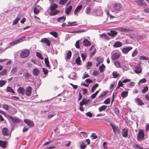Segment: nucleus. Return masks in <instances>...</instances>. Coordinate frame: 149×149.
Wrapping results in <instances>:
<instances>
[{"label":"nucleus","mask_w":149,"mask_h":149,"mask_svg":"<svg viewBox=\"0 0 149 149\" xmlns=\"http://www.w3.org/2000/svg\"><path fill=\"white\" fill-rule=\"evenodd\" d=\"M113 8L115 11L116 13L120 11L122 8V6L121 4L119 3H114L113 5Z\"/></svg>","instance_id":"1"},{"label":"nucleus","mask_w":149,"mask_h":149,"mask_svg":"<svg viewBox=\"0 0 149 149\" xmlns=\"http://www.w3.org/2000/svg\"><path fill=\"white\" fill-rule=\"evenodd\" d=\"M144 130H140L137 136V140L139 141L143 140L144 138Z\"/></svg>","instance_id":"2"},{"label":"nucleus","mask_w":149,"mask_h":149,"mask_svg":"<svg viewBox=\"0 0 149 149\" xmlns=\"http://www.w3.org/2000/svg\"><path fill=\"white\" fill-rule=\"evenodd\" d=\"M110 125L112 127L113 131L115 134H117L120 133V130L118 126H116L111 123H110Z\"/></svg>","instance_id":"3"},{"label":"nucleus","mask_w":149,"mask_h":149,"mask_svg":"<svg viewBox=\"0 0 149 149\" xmlns=\"http://www.w3.org/2000/svg\"><path fill=\"white\" fill-rule=\"evenodd\" d=\"M29 54V51L28 49L22 51L20 56L21 58H25L27 57Z\"/></svg>","instance_id":"4"},{"label":"nucleus","mask_w":149,"mask_h":149,"mask_svg":"<svg viewBox=\"0 0 149 149\" xmlns=\"http://www.w3.org/2000/svg\"><path fill=\"white\" fill-rule=\"evenodd\" d=\"M116 29L118 31H120L121 32H123L124 33L129 32L132 31V29H130L123 27L117 28Z\"/></svg>","instance_id":"5"},{"label":"nucleus","mask_w":149,"mask_h":149,"mask_svg":"<svg viewBox=\"0 0 149 149\" xmlns=\"http://www.w3.org/2000/svg\"><path fill=\"white\" fill-rule=\"evenodd\" d=\"M2 132L4 136H10L11 133L6 128H4L2 129Z\"/></svg>","instance_id":"6"},{"label":"nucleus","mask_w":149,"mask_h":149,"mask_svg":"<svg viewBox=\"0 0 149 149\" xmlns=\"http://www.w3.org/2000/svg\"><path fill=\"white\" fill-rule=\"evenodd\" d=\"M121 54L119 53H114L111 56V58L113 60H115L118 59L120 56Z\"/></svg>","instance_id":"7"},{"label":"nucleus","mask_w":149,"mask_h":149,"mask_svg":"<svg viewBox=\"0 0 149 149\" xmlns=\"http://www.w3.org/2000/svg\"><path fill=\"white\" fill-rule=\"evenodd\" d=\"M24 121L29 127H32L34 126V123L32 120L28 119H25L24 120Z\"/></svg>","instance_id":"8"},{"label":"nucleus","mask_w":149,"mask_h":149,"mask_svg":"<svg viewBox=\"0 0 149 149\" xmlns=\"http://www.w3.org/2000/svg\"><path fill=\"white\" fill-rule=\"evenodd\" d=\"M90 102V100L86 98H83L82 101L79 102V106H83L84 105H86L88 104Z\"/></svg>","instance_id":"9"},{"label":"nucleus","mask_w":149,"mask_h":149,"mask_svg":"<svg viewBox=\"0 0 149 149\" xmlns=\"http://www.w3.org/2000/svg\"><path fill=\"white\" fill-rule=\"evenodd\" d=\"M135 2L141 6L146 7L147 5L144 0H134Z\"/></svg>","instance_id":"10"},{"label":"nucleus","mask_w":149,"mask_h":149,"mask_svg":"<svg viewBox=\"0 0 149 149\" xmlns=\"http://www.w3.org/2000/svg\"><path fill=\"white\" fill-rule=\"evenodd\" d=\"M31 88L30 86H28L25 91V94L28 96L30 95L31 93Z\"/></svg>","instance_id":"11"},{"label":"nucleus","mask_w":149,"mask_h":149,"mask_svg":"<svg viewBox=\"0 0 149 149\" xmlns=\"http://www.w3.org/2000/svg\"><path fill=\"white\" fill-rule=\"evenodd\" d=\"M82 6L81 5H79L74 10V14L76 15H77L78 13H79L80 10L82 9Z\"/></svg>","instance_id":"12"},{"label":"nucleus","mask_w":149,"mask_h":149,"mask_svg":"<svg viewBox=\"0 0 149 149\" xmlns=\"http://www.w3.org/2000/svg\"><path fill=\"white\" fill-rule=\"evenodd\" d=\"M135 102L137 103V104L140 106L144 105V104L142 100L139 98H136L135 99Z\"/></svg>","instance_id":"13"},{"label":"nucleus","mask_w":149,"mask_h":149,"mask_svg":"<svg viewBox=\"0 0 149 149\" xmlns=\"http://www.w3.org/2000/svg\"><path fill=\"white\" fill-rule=\"evenodd\" d=\"M133 48L132 47H129L124 48L122 50V52L125 54H127L128 52Z\"/></svg>","instance_id":"14"},{"label":"nucleus","mask_w":149,"mask_h":149,"mask_svg":"<svg viewBox=\"0 0 149 149\" xmlns=\"http://www.w3.org/2000/svg\"><path fill=\"white\" fill-rule=\"evenodd\" d=\"M128 130L127 128H124L123 129L122 132V135L125 138L127 137L128 136Z\"/></svg>","instance_id":"15"},{"label":"nucleus","mask_w":149,"mask_h":149,"mask_svg":"<svg viewBox=\"0 0 149 149\" xmlns=\"http://www.w3.org/2000/svg\"><path fill=\"white\" fill-rule=\"evenodd\" d=\"M40 7L38 5L36 6L34 8L33 12L35 14H38L39 12Z\"/></svg>","instance_id":"16"},{"label":"nucleus","mask_w":149,"mask_h":149,"mask_svg":"<svg viewBox=\"0 0 149 149\" xmlns=\"http://www.w3.org/2000/svg\"><path fill=\"white\" fill-rule=\"evenodd\" d=\"M8 117L9 119H11L13 123L16 122L18 123L20 122L19 120L16 118H13L12 116H8Z\"/></svg>","instance_id":"17"},{"label":"nucleus","mask_w":149,"mask_h":149,"mask_svg":"<svg viewBox=\"0 0 149 149\" xmlns=\"http://www.w3.org/2000/svg\"><path fill=\"white\" fill-rule=\"evenodd\" d=\"M58 7V5L56 4L55 3H52L51 4L50 6L49 9L51 11H53L56 10V9Z\"/></svg>","instance_id":"18"},{"label":"nucleus","mask_w":149,"mask_h":149,"mask_svg":"<svg viewBox=\"0 0 149 149\" xmlns=\"http://www.w3.org/2000/svg\"><path fill=\"white\" fill-rule=\"evenodd\" d=\"M83 45L86 47L90 46L91 45V42L87 39H84L83 41Z\"/></svg>","instance_id":"19"},{"label":"nucleus","mask_w":149,"mask_h":149,"mask_svg":"<svg viewBox=\"0 0 149 149\" xmlns=\"http://www.w3.org/2000/svg\"><path fill=\"white\" fill-rule=\"evenodd\" d=\"M18 92L22 95L25 94V90L23 87H20L17 90Z\"/></svg>","instance_id":"20"},{"label":"nucleus","mask_w":149,"mask_h":149,"mask_svg":"<svg viewBox=\"0 0 149 149\" xmlns=\"http://www.w3.org/2000/svg\"><path fill=\"white\" fill-rule=\"evenodd\" d=\"M60 12V10H55L53 11H51L49 13V15L50 16H54L57 15Z\"/></svg>","instance_id":"21"},{"label":"nucleus","mask_w":149,"mask_h":149,"mask_svg":"<svg viewBox=\"0 0 149 149\" xmlns=\"http://www.w3.org/2000/svg\"><path fill=\"white\" fill-rule=\"evenodd\" d=\"M40 71L37 68H34L32 71L33 74L35 76H37L39 74Z\"/></svg>","instance_id":"22"},{"label":"nucleus","mask_w":149,"mask_h":149,"mask_svg":"<svg viewBox=\"0 0 149 149\" xmlns=\"http://www.w3.org/2000/svg\"><path fill=\"white\" fill-rule=\"evenodd\" d=\"M72 10V6H70L68 7H66L65 10V13L67 15H68L71 11Z\"/></svg>","instance_id":"23"},{"label":"nucleus","mask_w":149,"mask_h":149,"mask_svg":"<svg viewBox=\"0 0 149 149\" xmlns=\"http://www.w3.org/2000/svg\"><path fill=\"white\" fill-rule=\"evenodd\" d=\"M118 34V32L115 31L111 30L110 33H108L107 34L110 36H114L117 35Z\"/></svg>","instance_id":"24"},{"label":"nucleus","mask_w":149,"mask_h":149,"mask_svg":"<svg viewBox=\"0 0 149 149\" xmlns=\"http://www.w3.org/2000/svg\"><path fill=\"white\" fill-rule=\"evenodd\" d=\"M102 15V11L100 8L97 9L95 12V15L96 16H100Z\"/></svg>","instance_id":"25"},{"label":"nucleus","mask_w":149,"mask_h":149,"mask_svg":"<svg viewBox=\"0 0 149 149\" xmlns=\"http://www.w3.org/2000/svg\"><path fill=\"white\" fill-rule=\"evenodd\" d=\"M114 64L116 67L118 68H121V64L120 62L118 60L114 61Z\"/></svg>","instance_id":"26"},{"label":"nucleus","mask_w":149,"mask_h":149,"mask_svg":"<svg viewBox=\"0 0 149 149\" xmlns=\"http://www.w3.org/2000/svg\"><path fill=\"white\" fill-rule=\"evenodd\" d=\"M142 72L141 68L140 66H137L135 67V72L137 74H139Z\"/></svg>","instance_id":"27"},{"label":"nucleus","mask_w":149,"mask_h":149,"mask_svg":"<svg viewBox=\"0 0 149 149\" xmlns=\"http://www.w3.org/2000/svg\"><path fill=\"white\" fill-rule=\"evenodd\" d=\"M122 45V42L119 41L116 42L114 44L113 46L115 47H120Z\"/></svg>","instance_id":"28"},{"label":"nucleus","mask_w":149,"mask_h":149,"mask_svg":"<svg viewBox=\"0 0 149 149\" xmlns=\"http://www.w3.org/2000/svg\"><path fill=\"white\" fill-rule=\"evenodd\" d=\"M104 59V58L103 57L99 56L96 58V60L97 62L101 63L103 62Z\"/></svg>","instance_id":"29"},{"label":"nucleus","mask_w":149,"mask_h":149,"mask_svg":"<svg viewBox=\"0 0 149 149\" xmlns=\"http://www.w3.org/2000/svg\"><path fill=\"white\" fill-rule=\"evenodd\" d=\"M105 69V66L104 64H102L100 66L99 69L101 72H103Z\"/></svg>","instance_id":"30"},{"label":"nucleus","mask_w":149,"mask_h":149,"mask_svg":"<svg viewBox=\"0 0 149 149\" xmlns=\"http://www.w3.org/2000/svg\"><path fill=\"white\" fill-rule=\"evenodd\" d=\"M66 59H70L72 56V52L70 51H69L68 52L66 53Z\"/></svg>","instance_id":"31"},{"label":"nucleus","mask_w":149,"mask_h":149,"mask_svg":"<svg viewBox=\"0 0 149 149\" xmlns=\"http://www.w3.org/2000/svg\"><path fill=\"white\" fill-rule=\"evenodd\" d=\"M75 62L78 65H81V60L80 57L79 56L76 58Z\"/></svg>","instance_id":"32"},{"label":"nucleus","mask_w":149,"mask_h":149,"mask_svg":"<svg viewBox=\"0 0 149 149\" xmlns=\"http://www.w3.org/2000/svg\"><path fill=\"white\" fill-rule=\"evenodd\" d=\"M107 107L106 105H103L100 107H99L98 109L99 112H100L102 111H104Z\"/></svg>","instance_id":"33"},{"label":"nucleus","mask_w":149,"mask_h":149,"mask_svg":"<svg viewBox=\"0 0 149 149\" xmlns=\"http://www.w3.org/2000/svg\"><path fill=\"white\" fill-rule=\"evenodd\" d=\"M112 74L113 76V78H116L119 76V74L116 71H114L113 72Z\"/></svg>","instance_id":"34"},{"label":"nucleus","mask_w":149,"mask_h":149,"mask_svg":"<svg viewBox=\"0 0 149 149\" xmlns=\"http://www.w3.org/2000/svg\"><path fill=\"white\" fill-rule=\"evenodd\" d=\"M65 19V18L64 17H61L57 19V21L60 22H64Z\"/></svg>","instance_id":"35"},{"label":"nucleus","mask_w":149,"mask_h":149,"mask_svg":"<svg viewBox=\"0 0 149 149\" xmlns=\"http://www.w3.org/2000/svg\"><path fill=\"white\" fill-rule=\"evenodd\" d=\"M6 142L5 141H0V146L3 148H5L6 147Z\"/></svg>","instance_id":"36"},{"label":"nucleus","mask_w":149,"mask_h":149,"mask_svg":"<svg viewBox=\"0 0 149 149\" xmlns=\"http://www.w3.org/2000/svg\"><path fill=\"white\" fill-rule=\"evenodd\" d=\"M108 92L107 91H104L103 93H102V94H101V95H99L98 97L97 98L98 99L99 98H101L104 97V96H105L107 94V93Z\"/></svg>","instance_id":"37"},{"label":"nucleus","mask_w":149,"mask_h":149,"mask_svg":"<svg viewBox=\"0 0 149 149\" xmlns=\"http://www.w3.org/2000/svg\"><path fill=\"white\" fill-rule=\"evenodd\" d=\"M6 91L7 92H9L12 93H15V92L13 89L10 86H7L6 88Z\"/></svg>","instance_id":"38"},{"label":"nucleus","mask_w":149,"mask_h":149,"mask_svg":"<svg viewBox=\"0 0 149 149\" xmlns=\"http://www.w3.org/2000/svg\"><path fill=\"white\" fill-rule=\"evenodd\" d=\"M25 38L26 37L25 36H23L19 39L16 40L17 44L23 42Z\"/></svg>","instance_id":"39"},{"label":"nucleus","mask_w":149,"mask_h":149,"mask_svg":"<svg viewBox=\"0 0 149 149\" xmlns=\"http://www.w3.org/2000/svg\"><path fill=\"white\" fill-rule=\"evenodd\" d=\"M55 40L53 38H51L50 39H47V46H49L50 45V42H54Z\"/></svg>","instance_id":"40"},{"label":"nucleus","mask_w":149,"mask_h":149,"mask_svg":"<svg viewBox=\"0 0 149 149\" xmlns=\"http://www.w3.org/2000/svg\"><path fill=\"white\" fill-rule=\"evenodd\" d=\"M98 86V84H95L92 87V88L91 90V92L92 93H93L94 92L95 90L96 89V88Z\"/></svg>","instance_id":"41"},{"label":"nucleus","mask_w":149,"mask_h":149,"mask_svg":"<svg viewBox=\"0 0 149 149\" xmlns=\"http://www.w3.org/2000/svg\"><path fill=\"white\" fill-rule=\"evenodd\" d=\"M49 33L55 38H56L58 36V33L55 31L50 32Z\"/></svg>","instance_id":"42"},{"label":"nucleus","mask_w":149,"mask_h":149,"mask_svg":"<svg viewBox=\"0 0 149 149\" xmlns=\"http://www.w3.org/2000/svg\"><path fill=\"white\" fill-rule=\"evenodd\" d=\"M148 90V87L146 86L144 87L143 89L142 90L141 92L143 93H145L147 92Z\"/></svg>","instance_id":"43"},{"label":"nucleus","mask_w":149,"mask_h":149,"mask_svg":"<svg viewBox=\"0 0 149 149\" xmlns=\"http://www.w3.org/2000/svg\"><path fill=\"white\" fill-rule=\"evenodd\" d=\"M128 92L127 91H124L121 94V96L123 97H126L128 95Z\"/></svg>","instance_id":"44"},{"label":"nucleus","mask_w":149,"mask_h":149,"mask_svg":"<svg viewBox=\"0 0 149 149\" xmlns=\"http://www.w3.org/2000/svg\"><path fill=\"white\" fill-rule=\"evenodd\" d=\"M92 65V63L91 62L88 61L86 63V67L87 69H90V67Z\"/></svg>","instance_id":"45"},{"label":"nucleus","mask_w":149,"mask_h":149,"mask_svg":"<svg viewBox=\"0 0 149 149\" xmlns=\"http://www.w3.org/2000/svg\"><path fill=\"white\" fill-rule=\"evenodd\" d=\"M91 10V7H87L86 8V13L87 14H89L90 13Z\"/></svg>","instance_id":"46"},{"label":"nucleus","mask_w":149,"mask_h":149,"mask_svg":"<svg viewBox=\"0 0 149 149\" xmlns=\"http://www.w3.org/2000/svg\"><path fill=\"white\" fill-rule=\"evenodd\" d=\"M68 0H60L59 1V3L61 5L65 4Z\"/></svg>","instance_id":"47"},{"label":"nucleus","mask_w":149,"mask_h":149,"mask_svg":"<svg viewBox=\"0 0 149 149\" xmlns=\"http://www.w3.org/2000/svg\"><path fill=\"white\" fill-rule=\"evenodd\" d=\"M20 19L19 17H17L16 18L14 21L13 22V25H14L16 24H17L18 22V21Z\"/></svg>","instance_id":"48"},{"label":"nucleus","mask_w":149,"mask_h":149,"mask_svg":"<svg viewBox=\"0 0 149 149\" xmlns=\"http://www.w3.org/2000/svg\"><path fill=\"white\" fill-rule=\"evenodd\" d=\"M6 83V80H2L0 81V87H2Z\"/></svg>","instance_id":"49"},{"label":"nucleus","mask_w":149,"mask_h":149,"mask_svg":"<svg viewBox=\"0 0 149 149\" xmlns=\"http://www.w3.org/2000/svg\"><path fill=\"white\" fill-rule=\"evenodd\" d=\"M138 51L137 50V49H135L132 54V56L133 57H134L138 53Z\"/></svg>","instance_id":"50"},{"label":"nucleus","mask_w":149,"mask_h":149,"mask_svg":"<svg viewBox=\"0 0 149 149\" xmlns=\"http://www.w3.org/2000/svg\"><path fill=\"white\" fill-rule=\"evenodd\" d=\"M110 98H107L104 101V103L106 104H108L110 102Z\"/></svg>","instance_id":"51"},{"label":"nucleus","mask_w":149,"mask_h":149,"mask_svg":"<svg viewBox=\"0 0 149 149\" xmlns=\"http://www.w3.org/2000/svg\"><path fill=\"white\" fill-rule=\"evenodd\" d=\"M105 12L107 13V15H109L110 16V18H115V17L110 14L109 11L108 10H106Z\"/></svg>","instance_id":"52"},{"label":"nucleus","mask_w":149,"mask_h":149,"mask_svg":"<svg viewBox=\"0 0 149 149\" xmlns=\"http://www.w3.org/2000/svg\"><path fill=\"white\" fill-rule=\"evenodd\" d=\"M37 56L41 59H43V57L42 56V55L39 52H37L36 53Z\"/></svg>","instance_id":"53"},{"label":"nucleus","mask_w":149,"mask_h":149,"mask_svg":"<svg viewBox=\"0 0 149 149\" xmlns=\"http://www.w3.org/2000/svg\"><path fill=\"white\" fill-rule=\"evenodd\" d=\"M7 74V70H5L3 71L0 72V75L2 76L5 75Z\"/></svg>","instance_id":"54"},{"label":"nucleus","mask_w":149,"mask_h":149,"mask_svg":"<svg viewBox=\"0 0 149 149\" xmlns=\"http://www.w3.org/2000/svg\"><path fill=\"white\" fill-rule=\"evenodd\" d=\"M114 112L116 114H118L119 113V111L117 107H114Z\"/></svg>","instance_id":"55"},{"label":"nucleus","mask_w":149,"mask_h":149,"mask_svg":"<svg viewBox=\"0 0 149 149\" xmlns=\"http://www.w3.org/2000/svg\"><path fill=\"white\" fill-rule=\"evenodd\" d=\"M102 37L103 38L107 40H109V37L106 34H103L102 35Z\"/></svg>","instance_id":"56"},{"label":"nucleus","mask_w":149,"mask_h":149,"mask_svg":"<svg viewBox=\"0 0 149 149\" xmlns=\"http://www.w3.org/2000/svg\"><path fill=\"white\" fill-rule=\"evenodd\" d=\"M140 59L141 60H148L149 58L148 57H146V56H141L139 57Z\"/></svg>","instance_id":"57"},{"label":"nucleus","mask_w":149,"mask_h":149,"mask_svg":"<svg viewBox=\"0 0 149 149\" xmlns=\"http://www.w3.org/2000/svg\"><path fill=\"white\" fill-rule=\"evenodd\" d=\"M79 40L77 41L75 43V47L78 49H79L80 48V45L79 44Z\"/></svg>","instance_id":"58"},{"label":"nucleus","mask_w":149,"mask_h":149,"mask_svg":"<svg viewBox=\"0 0 149 149\" xmlns=\"http://www.w3.org/2000/svg\"><path fill=\"white\" fill-rule=\"evenodd\" d=\"M80 147L81 149H84L86 147V145L84 143H82L80 145Z\"/></svg>","instance_id":"59"},{"label":"nucleus","mask_w":149,"mask_h":149,"mask_svg":"<svg viewBox=\"0 0 149 149\" xmlns=\"http://www.w3.org/2000/svg\"><path fill=\"white\" fill-rule=\"evenodd\" d=\"M107 143L105 142H104L103 146L104 149H108V146H107Z\"/></svg>","instance_id":"60"},{"label":"nucleus","mask_w":149,"mask_h":149,"mask_svg":"<svg viewBox=\"0 0 149 149\" xmlns=\"http://www.w3.org/2000/svg\"><path fill=\"white\" fill-rule=\"evenodd\" d=\"M91 137H92L93 139H95L97 138V136L96 135L95 133H92Z\"/></svg>","instance_id":"61"},{"label":"nucleus","mask_w":149,"mask_h":149,"mask_svg":"<svg viewBox=\"0 0 149 149\" xmlns=\"http://www.w3.org/2000/svg\"><path fill=\"white\" fill-rule=\"evenodd\" d=\"M146 80L145 78H143L141 80L139 81V83L140 84H142L143 83H145L146 82Z\"/></svg>","instance_id":"62"},{"label":"nucleus","mask_w":149,"mask_h":149,"mask_svg":"<svg viewBox=\"0 0 149 149\" xmlns=\"http://www.w3.org/2000/svg\"><path fill=\"white\" fill-rule=\"evenodd\" d=\"M81 56L82 58V60L83 61L85 60L86 57L85 54L83 53H81Z\"/></svg>","instance_id":"63"},{"label":"nucleus","mask_w":149,"mask_h":149,"mask_svg":"<svg viewBox=\"0 0 149 149\" xmlns=\"http://www.w3.org/2000/svg\"><path fill=\"white\" fill-rule=\"evenodd\" d=\"M86 115L89 117H91L92 116V114L90 112H88L86 113Z\"/></svg>","instance_id":"64"}]
</instances>
